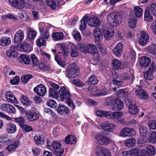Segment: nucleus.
<instances>
[{
	"instance_id": "nucleus-1",
	"label": "nucleus",
	"mask_w": 156,
	"mask_h": 156,
	"mask_svg": "<svg viewBox=\"0 0 156 156\" xmlns=\"http://www.w3.org/2000/svg\"><path fill=\"white\" fill-rule=\"evenodd\" d=\"M112 78V81L114 84L117 87H119L121 86L123 81L129 80L130 78H131L132 81H133L134 80V76L133 74L130 75L126 72H123L119 76L118 73L115 72L114 73H113Z\"/></svg>"
},
{
	"instance_id": "nucleus-2",
	"label": "nucleus",
	"mask_w": 156,
	"mask_h": 156,
	"mask_svg": "<svg viewBox=\"0 0 156 156\" xmlns=\"http://www.w3.org/2000/svg\"><path fill=\"white\" fill-rule=\"evenodd\" d=\"M61 100L62 101L64 100L66 102L67 105L72 109H74L75 105L70 98V95L68 90L64 87H62L59 90Z\"/></svg>"
},
{
	"instance_id": "nucleus-3",
	"label": "nucleus",
	"mask_w": 156,
	"mask_h": 156,
	"mask_svg": "<svg viewBox=\"0 0 156 156\" xmlns=\"http://www.w3.org/2000/svg\"><path fill=\"white\" fill-rule=\"evenodd\" d=\"M107 19L108 22L111 24L112 23L114 26L119 25L122 20V16L119 13H110L108 15Z\"/></svg>"
},
{
	"instance_id": "nucleus-4",
	"label": "nucleus",
	"mask_w": 156,
	"mask_h": 156,
	"mask_svg": "<svg viewBox=\"0 0 156 156\" xmlns=\"http://www.w3.org/2000/svg\"><path fill=\"white\" fill-rule=\"evenodd\" d=\"M25 114L29 120L31 121L38 119L40 116L39 113L34 107H32L31 109L29 110L25 111Z\"/></svg>"
},
{
	"instance_id": "nucleus-5",
	"label": "nucleus",
	"mask_w": 156,
	"mask_h": 156,
	"mask_svg": "<svg viewBox=\"0 0 156 156\" xmlns=\"http://www.w3.org/2000/svg\"><path fill=\"white\" fill-rule=\"evenodd\" d=\"M111 100L112 101L111 103V108L112 110L115 111L120 110L124 108L123 102L120 99L117 98H115Z\"/></svg>"
},
{
	"instance_id": "nucleus-6",
	"label": "nucleus",
	"mask_w": 156,
	"mask_h": 156,
	"mask_svg": "<svg viewBox=\"0 0 156 156\" xmlns=\"http://www.w3.org/2000/svg\"><path fill=\"white\" fill-rule=\"evenodd\" d=\"M77 71L76 65L75 64L72 63L68 67L66 76L69 79H73L77 75L76 73Z\"/></svg>"
},
{
	"instance_id": "nucleus-7",
	"label": "nucleus",
	"mask_w": 156,
	"mask_h": 156,
	"mask_svg": "<svg viewBox=\"0 0 156 156\" xmlns=\"http://www.w3.org/2000/svg\"><path fill=\"white\" fill-rule=\"evenodd\" d=\"M95 138L96 142L101 145H108L111 142V140L109 138L101 134L96 135Z\"/></svg>"
},
{
	"instance_id": "nucleus-8",
	"label": "nucleus",
	"mask_w": 156,
	"mask_h": 156,
	"mask_svg": "<svg viewBox=\"0 0 156 156\" xmlns=\"http://www.w3.org/2000/svg\"><path fill=\"white\" fill-rule=\"evenodd\" d=\"M123 115V113L121 112L105 111V117L108 119H115L120 118Z\"/></svg>"
},
{
	"instance_id": "nucleus-9",
	"label": "nucleus",
	"mask_w": 156,
	"mask_h": 156,
	"mask_svg": "<svg viewBox=\"0 0 156 156\" xmlns=\"http://www.w3.org/2000/svg\"><path fill=\"white\" fill-rule=\"evenodd\" d=\"M52 146L54 150V153L56 155L61 156L63 153L64 150L61 148V144L56 141L53 142Z\"/></svg>"
},
{
	"instance_id": "nucleus-10",
	"label": "nucleus",
	"mask_w": 156,
	"mask_h": 156,
	"mask_svg": "<svg viewBox=\"0 0 156 156\" xmlns=\"http://www.w3.org/2000/svg\"><path fill=\"white\" fill-rule=\"evenodd\" d=\"M34 91V93L41 97L44 96L47 91L46 87L42 84L38 85L35 87Z\"/></svg>"
},
{
	"instance_id": "nucleus-11",
	"label": "nucleus",
	"mask_w": 156,
	"mask_h": 156,
	"mask_svg": "<svg viewBox=\"0 0 156 156\" xmlns=\"http://www.w3.org/2000/svg\"><path fill=\"white\" fill-rule=\"evenodd\" d=\"M140 35L138 38L139 44L142 46L145 45L149 40L148 34L143 31L140 32Z\"/></svg>"
},
{
	"instance_id": "nucleus-12",
	"label": "nucleus",
	"mask_w": 156,
	"mask_h": 156,
	"mask_svg": "<svg viewBox=\"0 0 156 156\" xmlns=\"http://www.w3.org/2000/svg\"><path fill=\"white\" fill-rule=\"evenodd\" d=\"M9 3L13 6L18 9H22L26 5V3L23 0H9Z\"/></svg>"
},
{
	"instance_id": "nucleus-13",
	"label": "nucleus",
	"mask_w": 156,
	"mask_h": 156,
	"mask_svg": "<svg viewBox=\"0 0 156 156\" xmlns=\"http://www.w3.org/2000/svg\"><path fill=\"white\" fill-rule=\"evenodd\" d=\"M121 132L120 135L123 137L133 136L135 134L134 129H129L128 127L124 128L121 130Z\"/></svg>"
},
{
	"instance_id": "nucleus-14",
	"label": "nucleus",
	"mask_w": 156,
	"mask_h": 156,
	"mask_svg": "<svg viewBox=\"0 0 156 156\" xmlns=\"http://www.w3.org/2000/svg\"><path fill=\"white\" fill-rule=\"evenodd\" d=\"M135 94L140 99L145 100L148 98V94L144 90L139 87L136 90Z\"/></svg>"
},
{
	"instance_id": "nucleus-15",
	"label": "nucleus",
	"mask_w": 156,
	"mask_h": 156,
	"mask_svg": "<svg viewBox=\"0 0 156 156\" xmlns=\"http://www.w3.org/2000/svg\"><path fill=\"white\" fill-rule=\"evenodd\" d=\"M17 47L18 50L27 53L30 52L32 48L31 45L27 42H23L22 44L19 45Z\"/></svg>"
},
{
	"instance_id": "nucleus-16",
	"label": "nucleus",
	"mask_w": 156,
	"mask_h": 156,
	"mask_svg": "<svg viewBox=\"0 0 156 156\" xmlns=\"http://www.w3.org/2000/svg\"><path fill=\"white\" fill-rule=\"evenodd\" d=\"M88 25L91 27H98L101 24L99 19L96 16H93L90 17L87 21Z\"/></svg>"
},
{
	"instance_id": "nucleus-17",
	"label": "nucleus",
	"mask_w": 156,
	"mask_h": 156,
	"mask_svg": "<svg viewBox=\"0 0 156 156\" xmlns=\"http://www.w3.org/2000/svg\"><path fill=\"white\" fill-rule=\"evenodd\" d=\"M123 50L122 44L121 43H119L113 49L112 52L116 56L120 57L122 53Z\"/></svg>"
},
{
	"instance_id": "nucleus-18",
	"label": "nucleus",
	"mask_w": 156,
	"mask_h": 156,
	"mask_svg": "<svg viewBox=\"0 0 156 156\" xmlns=\"http://www.w3.org/2000/svg\"><path fill=\"white\" fill-rule=\"evenodd\" d=\"M151 58L146 56L141 57L139 59L140 66L143 67H148L151 62Z\"/></svg>"
},
{
	"instance_id": "nucleus-19",
	"label": "nucleus",
	"mask_w": 156,
	"mask_h": 156,
	"mask_svg": "<svg viewBox=\"0 0 156 156\" xmlns=\"http://www.w3.org/2000/svg\"><path fill=\"white\" fill-rule=\"evenodd\" d=\"M24 37L23 31L21 30H19L15 35L14 37V42L17 43H20L23 41Z\"/></svg>"
},
{
	"instance_id": "nucleus-20",
	"label": "nucleus",
	"mask_w": 156,
	"mask_h": 156,
	"mask_svg": "<svg viewBox=\"0 0 156 156\" xmlns=\"http://www.w3.org/2000/svg\"><path fill=\"white\" fill-rule=\"evenodd\" d=\"M18 50L17 46H12L10 49L7 50L6 55L9 57L15 58L18 56V54L16 52V50Z\"/></svg>"
},
{
	"instance_id": "nucleus-21",
	"label": "nucleus",
	"mask_w": 156,
	"mask_h": 156,
	"mask_svg": "<svg viewBox=\"0 0 156 156\" xmlns=\"http://www.w3.org/2000/svg\"><path fill=\"white\" fill-rule=\"evenodd\" d=\"M116 126V125L114 124L107 122L103 124L101 126L103 129L110 132H112Z\"/></svg>"
},
{
	"instance_id": "nucleus-22",
	"label": "nucleus",
	"mask_w": 156,
	"mask_h": 156,
	"mask_svg": "<svg viewBox=\"0 0 156 156\" xmlns=\"http://www.w3.org/2000/svg\"><path fill=\"white\" fill-rule=\"evenodd\" d=\"M58 112L60 115L63 116H66L69 114L68 108L63 105H59L58 108Z\"/></svg>"
},
{
	"instance_id": "nucleus-23",
	"label": "nucleus",
	"mask_w": 156,
	"mask_h": 156,
	"mask_svg": "<svg viewBox=\"0 0 156 156\" xmlns=\"http://www.w3.org/2000/svg\"><path fill=\"white\" fill-rule=\"evenodd\" d=\"M111 63L112 67L114 69L119 70L123 68L122 62L116 59H113Z\"/></svg>"
},
{
	"instance_id": "nucleus-24",
	"label": "nucleus",
	"mask_w": 156,
	"mask_h": 156,
	"mask_svg": "<svg viewBox=\"0 0 156 156\" xmlns=\"http://www.w3.org/2000/svg\"><path fill=\"white\" fill-rule=\"evenodd\" d=\"M5 98L7 101L11 103H14L18 104L19 102L16 98L13 96L12 93L8 92L5 94Z\"/></svg>"
},
{
	"instance_id": "nucleus-25",
	"label": "nucleus",
	"mask_w": 156,
	"mask_h": 156,
	"mask_svg": "<svg viewBox=\"0 0 156 156\" xmlns=\"http://www.w3.org/2000/svg\"><path fill=\"white\" fill-rule=\"evenodd\" d=\"M93 34L96 41L98 43L102 38V33L100 29L98 28H95L93 31Z\"/></svg>"
},
{
	"instance_id": "nucleus-26",
	"label": "nucleus",
	"mask_w": 156,
	"mask_h": 156,
	"mask_svg": "<svg viewBox=\"0 0 156 156\" xmlns=\"http://www.w3.org/2000/svg\"><path fill=\"white\" fill-rule=\"evenodd\" d=\"M87 53L94 54L97 52V49L96 45L93 44H89L87 45Z\"/></svg>"
},
{
	"instance_id": "nucleus-27",
	"label": "nucleus",
	"mask_w": 156,
	"mask_h": 156,
	"mask_svg": "<svg viewBox=\"0 0 156 156\" xmlns=\"http://www.w3.org/2000/svg\"><path fill=\"white\" fill-rule=\"evenodd\" d=\"M6 131L10 133H13L16 130V126L13 123H7L6 126Z\"/></svg>"
},
{
	"instance_id": "nucleus-28",
	"label": "nucleus",
	"mask_w": 156,
	"mask_h": 156,
	"mask_svg": "<svg viewBox=\"0 0 156 156\" xmlns=\"http://www.w3.org/2000/svg\"><path fill=\"white\" fill-rule=\"evenodd\" d=\"M64 141L66 144H74L76 142V136L73 135H68L66 137Z\"/></svg>"
},
{
	"instance_id": "nucleus-29",
	"label": "nucleus",
	"mask_w": 156,
	"mask_h": 156,
	"mask_svg": "<svg viewBox=\"0 0 156 156\" xmlns=\"http://www.w3.org/2000/svg\"><path fill=\"white\" fill-rule=\"evenodd\" d=\"M51 37L53 40L57 41L63 39L64 35L62 32H54L52 34Z\"/></svg>"
},
{
	"instance_id": "nucleus-30",
	"label": "nucleus",
	"mask_w": 156,
	"mask_h": 156,
	"mask_svg": "<svg viewBox=\"0 0 156 156\" xmlns=\"http://www.w3.org/2000/svg\"><path fill=\"white\" fill-rule=\"evenodd\" d=\"M95 151L97 156H101L109 151L107 149L103 148L100 146L96 147L95 148Z\"/></svg>"
},
{
	"instance_id": "nucleus-31",
	"label": "nucleus",
	"mask_w": 156,
	"mask_h": 156,
	"mask_svg": "<svg viewBox=\"0 0 156 156\" xmlns=\"http://www.w3.org/2000/svg\"><path fill=\"white\" fill-rule=\"evenodd\" d=\"M39 30L41 37L48 39L50 37V33L48 31L45 29L44 27L40 28Z\"/></svg>"
},
{
	"instance_id": "nucleus-32",
	"label": "nucleus",
	"mask_w": 156,
	"mask_h": 156,
	"mask_svg": "<svg viewBox=\"0 0 156 156\" xmlns=\"http://www.w3.org/2000/svg\"><path fill=\"white\" fill-rule=\"evenodd\" d=\"M20 59V62L23 63L25 64H28L30 63V60L29 55L22 54L19 57Z\"/></svg>"
},
{
	"instance_id": "nucleus-33",
	"label": "nucleus",
	"mask_w": 156,
	"mask_h": 156,
	"mask_svg": "<svg viewBox=\"0 0 156 156\" xmlns=\"http://www.w3.org/2000/svg\"><path fill=\"white\" fill-rule=\"evenodd\" d=\"M139 132L141 137L145 138L147 136L148 131L147 128L145 126L140 125L139 126Z\"/></svg>"
},
{
	"instance_id": "nucleus-34",
	"label": "nucleus",
	"mask_w": 156,
	"mask_h": 156,
	"mask_svg": "<svg viewBox=\"0 0 156 156\" xmlns=\"http://www.w3.org/2000/svg\"><path fill=\"white\" fill-rule=\"evenodd\" d=\"M154 14L148 11V9H146L144 12V19L145 21H151L153 20Z\"/></svg>"
},
{
	"instance_id": "nucleus-35",
	"label": "nucleus",
	"mask_w": 156,
	"mask_h": 156,
	"mask_svg": "<svg viewBox=\"0 0 156 156\" xmlns=\"http://www.w3.org/2000/svg\"><path fill=\"white\" fill-rule=\"evenodd\" d=\"M11 43L10 38L9 37H3L0 38V44L3 46L9 45Z\"/></svg>"
},
{
	"instance_id": "nucleus-36",
	"label": "nucleus",
	"mask_w": 156,
	"mask_h": 156,
	"mask_svg": "<svg viewBox=\"0 0 156 156\" xmlns=\"http://www.w3.org/2000/svg\"><path fill=\"white\" fill-rule=\"evenodd\" d=\"M89 17L87 16H84L81 20V24L80 27L81 30L84 31L86 28L87 22L88 21Z\"/></svg>"
},
{
	"instance_id": "nucleus-37",
	"label": "nucleus",
	"mask_w": 156,
	"mask_h": 156,
	"mask_svg": "<svg viewBox=\"0 0 156 156\" xmlns=\"http://www.w3.org/2000/svg\"><path fill=\"white\" fill-rule=\"evenodd\" d=\"M145 147L148 151V153L149 155H154L156 153V150L154 147L150 145H146Z\"/></svg>"
},
{
	"instance_id": "nucleus-38",
	"label": "nucleus",
	"mask_w": 156,
	"mask_h": 156,
	"mask_svg": "<svg viewBox=\"0 0 156 156\" xmlns=\"http://www.w3.org/2000/svg\"><path fill=\"white\" fill-rule=\"evenodd\" d=\"M19 142L16 141L13 144L9 145L6 148L9 152H12L15 151V149L19 146Z\"/></svg>"
},
{
	"instance_id": "nucleus-39",
	"label": "nucleus",
	"mask_w": 156,
	"mask_h": 156,
	"mask_svg": "<svg viewBox=\"0 0 156 156\" xmlns=\"http://www.w3.org/2000/svg\"><path fill=\"white\" fill-rule=\"evenodd\" d=\"M129 113L133 115L136 114L138 112L137 106L134 104H130L128 106Z\"/></svg>"
},
{
	"instance_id": "nucleus-40",
	"label": "nucleus",
	"mask_w": 156,
	"mask_h": 156,
	"mask_svg": "<svg viewBox=\"0 0 156 156\" xmlns=\"http://www.w3.org/2000/svg\"><path fill=\"white\" fill-rule=\"evenodd\" d=\"M46 2L47 5L53 9H55L58 7V3L55 0H46Z\"/></svg>"
},
{
	"instance_id": "nucleus-41",
	"label": "nucleus",
	"mask_w": 156,
	"mask_h": 156,
	"mask_svg": "<svg viewBox=\"0 0 156 156\" xmlns=\"http://www.w3.org/2000/svg\"><path fill=\"white\" fill-rule=\"evenodd\" d=\"M104 36L106 40H109L114 36V32L112 30H105L104 31Z\"/></svg>"
},
{
	"instance_id": "nucleus-42",
	"label": "nucleus",
	"mask_w": 156,
	"mask_h": 156,
	"mask_svg": "<svg viewBox=\"0 0 156 156\" xmlns=\"http://www.w3.org/2000/svg\"><path fill=\"white\" fill-rule=\"evenodd\" d=\"M20 101L21 103L25 106H28L30 105L31 102L26 96L23 95L20 99Z\"/></svg>"
},
{
	"instance_id": "nucleus-43",
	"label": "nucleus",
	"mask_w": 156,
	"mask_h": 156,
	"mask_svg": "<svg viewBox=\"0 0 156 156\" xmlns=\"http://www.w3.org/2000/svg\"><path fill=\"white\" fill-rule=\"evenodd\" d=\"M34 139L36 144L38 145L43 144L44 142L41 136L40 135H37L35 136Z\"/></svg>"
},
{
	"instance_id": "nucleus-44",
	"label": "nucleus",
	"mask_w": 156,
	"mask_h": 156,
	"mask_svg": "<svg viewBox=\"0 0 156 156\" xmlns=\"http://www.w3.org/2000/svg\"><path fill=\"white\" fill-rule=\"evenodd\" d=\"M136 143L135 139L133 138L126 140L124 142L125 144L128 147H131L135 145Z\"/></svg>"
},
{
	"instance_id": "nucleus-45",
	"label": "nucleus",
	"mask_w": 156,
	"mask_h": 156,
	"mask_svg": "<svg viewBox=\"0 0 156 156\" xmlns=\"http://www.w3.org/2000/svg\"><path fill=\"white\" fill-rule=\"evenodd\" d=\"M71 45V52L70 53L71 56L73 57H75L78 56V54L76 45L72 44Z\"/></svg>"
},
{
	"instance_id": "nucleus-46",
	"label": "nucleus",
	"mask_w": 156,
	"mask_h": 156,
	"mask_svg": "<svg viewBox=\"0 0 156 156\" xmlns=\"http://www.w3.org/2000/svg\"><path fill=\"white\" fill-rule=\"evenodd\" d=\"M49 92V96L50 97L55 98H58V92L53 88H50Z\"/></svg>"
},
{
	"instance_id": "nucleus-47",
	"label": "nucleus",
	"mask_w": 156,
	"mask_h": 156,
	"mask_svg": "<svg viewBox=\"0 0 156 156\" xmlns=\"http://www.w3.org/2000/svg\"><path fill=\"white\" fill-rule=\"evenodd\" d=\"M98 81L94 75H92L89 78L87 83L89 84H96Z\"/></svg>"
},
{
	"instance_id": "nucleus-48",
	"label": "nucleus",
	"mask_w": 156,
	"mask_h": 156,
	"mask_svg": "<svg viewBox=\"0 0 156 156\" xmlns=\"http://www.w3.org/2000/svg\"><path fill=\"white\" fill-rule=\"evenodd\" d=\"M134 12L135 15L137 17L140 18L142 15L143 9L139 6L134 7Z\"/></svg>"
},
{
	"instance_id": "nucleus-49",
	"label": "nucleus",
	"mask_w": 156,
	"mask_h": 156,
	"mask_svg": "<svg viewBox=\"0 0 156 156\" xmlns=\"http://www.w3.org/2000/svg\"><path fill=\"white\" fill-rule=\"evenodd\" d=\"M147 51L150 53L153 54H156V44H151L147 48Z\"/></svg>"
},
{
	"instance_id": "nucleus-50",
	"label": "nucleus",
	"mask_w": 156,
	"mask_h": 156,
	"mask_svg": "<svg viewBox=\"0 0 156 156\" xmlns=\"http://www.w3.org/2000/svg\"><path fill=\"white\" fill-rule=\"evenodd\" d=\"M37 32L33 29H30L28 31V37L30 39H33L37 35Z\"/></svg>"
},
{
	"instance_id": "nucleus-51",
	"label": "nucleus",
	"mask_w": 156,
	"mask_h": 156,
	"mask_svg": "<svg viewBox=\"0 0 156 156\" xmlns=\"http://www.w3.org/2000/svg\"><path fill=\"white\" fill-rule=\"evenodd\" d=\"M148 126L151 129L156 130V120H149L148 123Z\"/></svg>"
},
{
	"instance_id": "nucleus-52",
	"label": "nucleus",
	"mask_w": 156,
	"mask_h": 156,
	"mask_svg": "<svg viewBox=\"0 0 156 156\" xmlns=\"http://www.w3.org/2000/svg\"><path fill=\"white\" fill-rule=\"evenodd\" d=\"M152 74L153 73L147 70L146 72L144 73V77L146 80H152L154 77Z\"/></svg>"
},
{
	"instance_id": "nucleus-53",
	"label": "nucleus",
	"mask_w": 156,
	"mask_h": 156,
	"mask_svg": "<svg viewBox=\"0 0 156 156\" xmlns=\"http://www.w3.org/2000/svg\"><path fill=\"white\" fill-rule=\"evenodd\" d=\"M33 76L31 75H25L22 76L21 78V81L23 83H26L30 80L32 79Z\"/></svg>"
},
{
	"instance_id": "nucleus-54",
	"label": "nucleus",
	"mask_w": 156,
	"mask_h": 156,
	"mask_svg": "<svg viewBox=\"0 0 156 156\" xmlns=\"http://www.w3.org/2000/svg\"><path fill=\"white\" fill-rule=\"evenodd\" d=\"M95 43L97 45L98 47V48L101 53L103 55H105L106 53L105 48L104 47L103 44H101L99 42L98 43L96 41H95Z\"/></svg>"
},
{
	"instance_id": "nucleus-55",
	"label": "nucleus",
	"mask_w": 156,
	"mask_h": 156,
	"mask_svg": "<svg viewBox=\"0 0 156 156\" xmlns=\"http://www.w3.org/2000/svg\"><path fill=\"white\" fill-rule=\"evenodd\" d=\"M146 9H148V11L152 12L154 14V16H156V4L154 3L152 4L150 7L147 8Z\"/></svg>"
},
{
	"instance_id": "nucleus-56",
	"label": "nucleus",
	"mask_w": 156,
	"mask_h": 156,
	"mask_svg": "<svg viewBox=\"0 0 156 156\" xmlns=\"http://www.w3.org/2000/svg\"><path fill=\"white\" fill-rule=\"evenodd\" d=\"M136 20L134 17H130L129 18V25L131 28H134L136 26Z\"/></svg>"
},
{
	"instance_id": "nucleus-57",
	"label": "nucleus",
	"mask_w": 156,
	"mask_h": 156,
	"mask_svg": "<svg viewBox=\"0 0 156 156\" xmlns=\"http://www.w3.org/2000/svg\"><path fill=\"white\" fill-rule=\"evenodd\" d=\"M47 104L49 106L53 108H55L57 106V103L54 100L49 99L47 101Z\"/></svg>"
},
{
	"instance_id": "nucleus-58",
	"label": "nucleus",
	"mask_w": 156,
	"mask_h": 156,
	"mask_svg": "<svg viewBox=\"0 0 156 156\" xmlns=\"http://www.w3.org/2000/svg\"><path fill=\"white\" fill-rule=\"evenodd\" d=\"M45 43V39L42 37L39 38L36 41L37 45L39 47L42 46H45V45L44 44Z\"/></svg>"
},
{
	"instance_id": "nucleus-59",
	"label": "nucleus",
	"mask_w": 156,
	"mask_h": 156,
	"mask_svg": "<svg viewBox=\"0 0 156 156\" xmlns=\"http://www.w3.org/2000/svg\"><path fill=\"white\" fill-rule=\"evenodd\" d=\"M72 34L76 40L80 41L81 40V35L79 32L76 30H74Z\"/></svg>"
},
{
	"instance_id": "nucleus-60",
	"label": "nucleus",
	"mask_w": 156,
	"mask_h": 156,
	"mask_svg": "<svg viewBox=\"0 0 156 156\" xmlns=\"http://www.w3.org/2000/svg\"><path fill=\"white\" fill-rule=\"evenodd\" d=\"M11 142V140L8 138L3 136L0 137V142L2 144H8Z\"/></svg>"
},
{
	"instance_id": "nucleus-61",
	"label": "nucleus",
	"mask_w": 156,
	"mask_h": 156,
	"mask_svg": "<svg viewBox=\"0 0 156 156\" xmlns=\"http://www.w3.org/2000/svg\"><path fill=\"white\" fill-rule=\"evenodd\" d=\"M150 141L153 143H156V132L153 131L149 136Z\"/></svg>"
},
{
	"instance_id": "nucleus-62",
	"label": "nucleus",
	"mask_w": 156,
	"mask_h": 156,
	"mask_svg": "<svg viewBox=\"0 0 156 156\" xmlns=\"http://www.w3.org/2000/svg\"><path fill=\"white\" fill-rule=\"evenodd\" d=\"M31 59L34 66H36L39 64V61L37 57L34 54H32L31 55Z\"/></svg>"
},
{
	"instance_id": "nucleus-63",
	"label": "nucleus",
	"mask_w": 156,
	"mask_h": 156,
	"mask_svg": "<svg viewBox=\"0 0 156 156\" xmlns=\"http://www.w3.org/2000/svg\"><path fill=\"white\" fill-rule=\"evenodd\" d=\"M16 122H17L21 127L24 124L25 122V119L23 117H17L15 118Z\"/></svg>"
},
{
	"instance_id": "nucleus-64",
	"label": "nucleus",
	"mask_w": 156,
	"mask_h": 156,
	"mask_svg": "<svg viewBox=\"0 0 156 156\" xmlns=\"http://www.w3.org/2000/svg\"><path fill=\"white\" fill-rule=\"evenodd\" d=\"M20 127L25 132H28L33 130L32 128L30 126L24 124L22 125Z\"/></svg>"
}]
</instances>
